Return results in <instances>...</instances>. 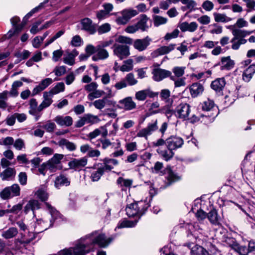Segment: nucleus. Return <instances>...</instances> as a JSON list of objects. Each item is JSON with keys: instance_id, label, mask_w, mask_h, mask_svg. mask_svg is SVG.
<instances>
[{"instance_id": "nucleus-13", "label": "nucleus", "mask_w": 255, "mask_h": 255, "mask_svg": "<svg viewBox=\"0 0 255 255\" xmlns=\"http://www.w3.org/2000/svg\"><path fill=\"white\" fill-rule=\"evenodd\" d=\"M81 30L86 31L90 34H94L96 31V25L89 18L82 19L80 22Z\"/></svg>"}, {"instance_id": "nucleus-43", "label": "nucleus", "mask_w": 255, "mask_h": 255, "mask_svg": "<svg viewBox=\"0 0 255 255\" xmlns=\"http://www.w3.org/2000/svg\"><path fill=\"white\" fill-rule=\"evenodd\" d=\"M65 85L63 82L57 83L55 86L53 87L48 93H50L52 96L59 94L65 90Z\"/></svg>"}, {"instance_id": "nucleus-19", "label": "nucleus", "mask_w": 255, "mask_h": 255, "mask_svg": "<svg viewBox=\"0 0 255 255\" xmlns=\"http://www.w3.org/2000/svg\"><path fill=\"white\" fill-rule=\"evenodd\" d=\"M53 82V80L50 78H47L42 80L38 85L36 86L32 91V96H35L45 90Z\"/></svg>"}, {"instance_id": "nucleus-24", "label": "nucleus", "mask_w": 255, "mask_h": 255, "mask_svg": "<svg viewBox=\"0 0 255 255\" xmlns=\"http://www.w3.org/2000/svg\"><path fill=\"white\" fill-rule=\"evenodd\" d=\"M156 151L166 161L171 159L174 154L173 150L167 147L163 148L162 147H159L157 148Z\"/></svg>"}, {"instance_id": "nucleus-48", "label": "nucleus", "mask_w": 255, "mask_h": 255, "mask_svg": "<svg viewBox=\"0 0 255 255\" xmlns=\"http://www.w3.org/2000/svg\"><path fill=\"white\" fill-rule=\"evenodd\" d=\"M148 20V18L146 15L144 14L141 15L140 20L136 24L138 29H141L142 31L145 30L148 28L147 25Z\"/></svg>"}, {"instance_id": "nucleus-38", "label": "nucleus", "mask_w": 255, "mask_h": 255, "mask_svg": "<svg viewBox=\"0 0 255 255\" xmlns=\"http://www.w3.org/2000/svg\"><path fill=\"white\" fill-rule=\"evenodd\" d=\"M171 93L169 90L167 89H162L160 93V97L162 101L168 105H171L173 100L170 98Z\"/></svg>"}, {"instance_id": "nucleus-61", "label": "nucleus", "mask_w": 255, "mask_h": 255, "mask_svg": "<svg viewBox=\"0 0 255 255\" xmlns=\"http://www.w3.org/2000/svg\"><path fill=\"white\" fill-rule=\"evenodd\" d=\"M43 128L47 132H52L55 129L56 126L54 123L48 121L46 122V124L43 126Z\"/></svg>"}, {"instance_id": "nucleus-30", "label": "nucleus", "mask_w": 255, "mask_h": 255, "mask_svg": "<svg viewBox=\"0 0 255 255\" xmlns=\"http://www.w3.org/2000/svg\"><path fill=\"white\" fill-rule=\"evenodd\" d=\"M102 164L105 171H110L114 168V166L119 164V161L115 159L106 158L103 160V163Z\"/></svg>"}, {"instance_id": "nucleus-25", "label": "nucleus", "mask_w": 255, "mask_h": 255, "mask_svg": "<svg viewBox=\"0 0 255 255\" xmlns=\"http://www.w3.org/2000/svg\"><path fill=\"white\" fill-rule=\"evenodd\" d=\"M43 100L38 106V112L41 111L43 109L49 107L53 102L52 96L48 92H45L43 95Z\"/></svg>"}, {"instance_id": "nucleus-8", "label": "nucleus", "mask_w": 255, "mask_h": 255, "mask_svg": "<svg viewBox=\"0 0 255 255\" xmlns=\"http://www.w3.org/2000/svg\"><path fill=\"white\" fill-rule=\"evenodd\" d=\"M191 112L190 106L186 103H182L176 108L175 114L176 116L184 120H189V115Z\"/></svg>"}, {"instance_id": "nucleus-49", "label": "nucleus", "mask_w": 255, "mask_h": 255, "mask_svg": "<svg viewBox=\"0 0 255 255\" xmlns=\"http://www.w3.org/2000/svg\"><path fill=\"white\" fill-rule=\"evenodd\" d=\"M65 33V30H61L56 32L53 36L49 38L46 40L44 44V47L48 46L49 45L53 43L57 39L60 37Z\"/></svg>"}, {"instance_id": "nucleus-47", "label": "nucleus", "mask_w": 255, "mask_h": 255, "mask_svg": "<svg viewBox=\"0 0 255 255\" xmlns=\"http://www.w3.org/2000/svg\"><path fill=\"white\" fill-rule=\"evenodd\" d=\"M86 124H94L100 121V120L97 116H95L90 114H86L83 116Z\"/></svg>"}, {"instance_id": "nucleus-17", "label": "nucleus", "mask_w": 255, "mask_h": 255, "mask_svg": "<svg viewBox=\"0 0 255 255\" xmlns=\"http://www.w3.org/2000/svg\"><path fill=\"white\" fill-rule=\"evenodd\" d=\"M175 44H170L167 46H162L156 49L151 53V56L153 58L160 55L167 54L175 49Z\"/></svg>"}, {"instance_id": "nucleus-45", "label": "nucleus", "mask_w": 255, "mask_h": 255, "mask_svg": "<svg viewBox=\"0 0 255 255\" xmlns=\"http://www.w3.org/2000/svg\"><path fill=\"white\" fill-rule=\"evenodd\" d=\"M78 54L76 50L73 51L63 58V62L69 65H73L75 63V57Z\"/></svg>"}, {"instance_id": "nucleus-9", "label": "nucleus", "mask_w": 255, "mask_h": 255, "mask_svg": "<svg viewBox=\"0 0 255 255\" xmlns=\"http://www.w3.org/2000/svg\"><path fill=\"white\" fill-rule=\"evenodd\" d=\"M151 73L152 79L156 82H160L171 75L170 71L159 67L154 68Z\"/></svg>"}, {"instance_id": "nucleus-2", "label": "nucleus", "mask_w": 255, "mask_h": 255, "mask_svg": "<svg viewBox=\"0 0 255 255\" xmlns=\"http://www.w3.org/2000/svg\"><path fill=\"white\" fill-rule=\"evenodd\" d=\"M86 237L93 249V252L95 250V245H97L100 248H105L107 247L113 241L112 237H107L104 233L99 231H94L86 235Z\"/></svg>"}, {"instance_id": "nucleus-32", "label": "nucleus", "mask_w": 255, "mask_h": 255, "mask_svg": "<svg viewBox=\"0 0 255 255\" xmlns=\"http://www.w3.org/2000/svg\"><path fill=\"white\" fill-rule=\"evenodd\" d=\"M226 85L225 79L224 78H218L212 82L211 88L217 92H220Z\"/></svg>"}, {"instance_id": "nucleus-20", "label": "nucleus", "mask_w": 255, "mask_h": 255, "mask_svg": "<svg viewBox=\"0 0 255 255\" xmlns=\"http://www.w3.org/2000/svg\"><path fill=\"white\" fill-rule=\"evenodd\" d=\"M157 92H153L150 89H145L137 92L135 93V98L138 101H144L147 97L153 98L158 95Z\"/></svg>"}, {"instance_id": "nucleus-1", "label": "nucleus", "mask_w": 255, "mask_h": 255, "mask_svg": "<svg viewBox=\"0 0 255 255\" xmlns=\"http://www.w3.org/2000/svg\"><path fill=\"white\" fill-rule=\"evenodd\" d=\"M46 209L48 211L51 216V219L46 220L44 215H42L41 217L39 216L33 217L34 228H38V232H40L46 230L53 226L55 220L61 219V215L59 212L49 203L45 202Z\"/></svg>"}, {"instance_id": "nucleus-14", "label": "nucleus", "mask_w": 255, "mask_h": 255, "mask_svg": "<svg viewBox=\"0 0 255 255\" xmlns=\"http://www.w3.org/2000/svg\"><path fill=\"white\" fill-rule=\"evenodd\" d=\"M151 39L148 36L143 39H137L134 41L133 46L134 48L139 51H142L145 50L149 45Z\"/></svg>"}, {"instance_id": "nucleus-62", "label": "nucleus", "mask_w": 255, "mask_h": 255, "mask_svg": "<svg viewBox=\"0 0 255 255\" xmlns=\"http://www.w3.org/2000/svg\"><path fill=\"white\" fill-rule=\"evenodd\" d=\"M30 54V52L27 50H23L22 52H17L15 54V56L18 58L19 60L27 59Z\"/></svg>"}, {"instance_id": "nucleus-7", "label": "nucleus", "mask_w": 255, "mask_h": 255, "mask_svg": "<svg viewBox=\"0 0 255 255\" xmlns=\"http://www.w3.org/2000/svg\"><path fill=\"white\" fill-rule=\"evenodd\" d=\"M113 48L114 54L121 60L128 57L130 55L129 47L128 45L115 43Z\"/></svg>"}, {"instance_id": "nucleus-4", "label": "nucleus", "mask_w": 255, "mask_h": 255, "mask_svg": "<svg viewBox=\"0 0 255 255\" xmlns=\"http://www.w3.org/2000/svg\"><path fill=\"white\" fill-rule=\"evenodd\" d=\"M150 206L147 200L140 201L128 205L126 209L127 215L130 217L134 216H141Z\"/></svg>"}, {"instance_id": "nucleus-53", "label": "nucleus", "mask_w": 255, "mask_h": 255, "mask_svg": "<svg viewBox=\"0 0 255 255\" xmlns=\"http://www.w3.org/2000/svg\"><path fill=\"white\" fill-rule=\"evenodd\" d=\"M48 0H45L43 2L41 3L38 6L33 8L24 17L23 20L26 22L34 13L37 12L39 9L42 8L44 4L47 3Z\"/></svg>"}, {"instance_id": "nucleus-37", "label": "nucleus", "mask_w": 255, "mask_h": 255, "mask_svg": "<svg viewBox=\"0 0 255 255\" xmlns=\"http://www.w3.org/2000/svg\"><path fill=\"white\" fill-rule=\"evenodd\" d=\"M18 234V230L15 227H10L2 232L1 236L5 239L15 237Z\"/></svg>"}, {"instance_id": "nucleus-31", "label": "nucleus", "mask_w": 255, "mask_h": 255, "mask_svg": "<svg viewBox=\"0 0 255 255\" xmlns=\"http://www.w3.org/2000/svg\"><path fill=\"white\" fill-rule=\"evenodd\" d=\"M253 31H249L240 29L235 28L232 30V34L234 35L233 41L235 40L244 39L247 35L251 34Z\"/></svg>"}, {"instance_id": "nucleus-33", "label": "nucleus", "mask_w": 255, "mask_h": 255, "mask_svg": "<svg viewBox=\"0 0 255 255\" xmlns=\"http://www.w3.org/2000/svg\"><path fill=\"white\" fill-rule=\"evenodd\" d=\"M204 90L203 86L199 83H194L190 87V92L192 97H196Z\"/></svg>"}, {"instance_id": "nucleus-11", "label": "nucleus", "mask_w": 255, "mask_h": 255, "mask_svg": "<svg viewBox=\"0 0 255 255\" xmlns=\"http://www.w3.org/2000/svg\"><path fill=\"white\" fill-rule=\"evenodd\" d=\"M157 128V121L155 120L153 123H149L146 128L140 130L137 133V136L147 139V136L151 135Z\"/></svg>"}, {"instance_id": "nucleus-29", "label": "nucleus", "mask_w": 255, "mask_h": 255, "mask_svg": "<svg viewBox=\"0 0 255 255\" xmlns=\"http://www.w3.org/2000/svg\"><path fill=\"white\" fill-rule=\"evenodd\" d=\"M109 56V54L107 50L97 45L96 54L93 56L92 59L95 61L99 60H104L107 59Z\"/></svg>"}, {"instance_id": "nucleus-6", "label": "nucleus", "mask_w": 255, "mask_h": 255, "mask_svg": "<svg viewBox=\"0 0 255 255\" xmlns=\"http://www.w3.org/2000/svg\"><path fill=\"white\" fill-rule=\"evenodd\" d=\"M20 187L18 184L5 187L0 193V196L3 199H7L20 195Z\"/></svg>"}, {"instance_id": "nucleus-41", "label": "nucleus", "mask_w": 255, "mask_h": 255, "mask_svg": "<svg viewBox=\"0 0 255 255\" xmlns=\"http://www.w3.org/2000/svg\"><path fill=\"white\" fill-rule=\"evenodd\" d=\"M9 96V92L4 90L0 93V109L5 110L8 106L6 102Z\"/></svg>"}, {"instance_id": "nucleus-18", "label": "nucleus", "mask_w": 255, "mask_h": 255, "mask_svg": "<svg viewBox=\"0 0 255 255\" xmlns=\"http://www.w3.org/2000/svg\"><path fill=\"white\" fill-rule=\"evenodd\" d=\"M97 166V168L93 167L91 170L90 178L93 182L99 181L105 172L102 163H99Z\"/></svg>"}, {"instance_id": "nucleus-50", "label": "nucleus", "mask_w": 255, "mask_h": 255, "mask_svg": "<svg viewBox=\"0 0 255 255\" xmlns=\"http://www.w3.org/2000/svg\"><path fill=\"white\" fill-rule=\"evenodd\" d=\"M215 20L218 22H227L231 20V18L225 14L215 12L213 14Z\"/></svg>"}, {"instance_id": "nucleus-28", "label": "nucleus", "mask_w": 255, "mask_h": 255, "mask_svg": "<svg viewBox=\"0 0 255 255\" xmlns=\"http://www.w3.org/2000/svg\"><path fill=\"white\" fill-rule=\"evenodd\" d=\"M34 193V195L42 202H45L48 199L49 195L47 192V189L43 186L39 187Z\"/></svg>"}, {"instance_id": "nucleus-60", "label": "nucleus", "mask_w": 255, "mask_h": 255, "mask_svg": "<svg viewBox=\"0 0 255 255\" xmlns=\"http://www.w3.org/2000/svg\"><path fill=\"white\" fill-rule=\"evenodd\" d=\"M231 42L232 43V48L234 50H238L241 44H245L247 42V40L245 39H242L241 40L237 39L233 41V38Z\"/></svg>"}, {"instance_id": "nucleus-27", "label": "nucleus", "mask_w": 255, "mask_h": 255, "mask_svg": "<svg viewBox=\"0 0 255 255\" xmlns=\"http://www.w3.org/2000/svg\"><path fill=\"white\" fill-rule=\"evenodd\" d=\"M165 174L169 184H171L181 179V176L174 173L170 167H167L165 169Z\"/></svg>"}, {"instance_id": "nucleus-42", "label": "nucleus", "mask_w": 255, "mask_h": 255, "mask_svg": "<svg viewBox=\"0 0 255 255\" xmlns=\"http://www.w3.org/2000/svg\"><path fill=\"white\" fill-rule=\"evenodd\" d=\"M15 174L14 168L8 167L0 173V177L2 180H8Z\"/></svg>"}, {"instance_id": "nucleus-63", "label": "nucleus", "mask_w": 255, "mask_h": 255, "mask_svg": "<svg viewBox=\"0 0 255 255\" xmlns=\"http://www.w3.org/2000/svg\"><path fill=\"white\" fill-rule=\"evenodd\" d=\"M82 39L79 35L73 36L71 41V44L74 47H79L82 45Z\"/></svg>"}, {"instance_id": "nucleus-23", "label": "nucleus", "mask_w": 255, "mask_h": 255, "mask_svg": "<svg viewBox=\"0 0 255 255\" xmlns=\"http://www.w3.org/2000/svg\"><path fill=\"white\" fill-rule=\"evenodd\" d=\"M119 103L123 106L120 107L117 105V107L119 108H124L126 110H131L136 107V104L133 101L131 97H128L124 99L119 101Z\"/></svg>"}, {"instance_id": "nucleus-39", "label": "nucleus", "mask_w": 255, "mask_h": 255, "mask_svg": "<svg viewBox=\"0 0 255 255\" xmlns=\"http://www.w3.org/2000/svg\"><path fill=\"white\" fill-rule=\"evenodd\" d=\"M58 144L62 147H65L69 151H74L76 148V146L73 142H70L65 138L60 139L58 141Z\"/></svg>"}, {"instance_id": "nucleus-5", "label": "nucleus", "mask_w": 255, "mask_h": 255, "mask_svg": "<svg viewBox=\"0 0 255 255\" xmlns=\"http://www.w3.org/2000/svg\"><path fill=\"white\" fill-rule=\"evenodd\" d=\"M138 11L132 8H126L119 12L112 13L117 16L115 20L119 25H125L129 20L138 14Z\"/></svg>"}, {"instance_id": "nucleus-34", "label": "nucleus", "mask_w": 255, "mask_h": 255, "mask_svg": "<svg viewBox=\"0 0 255 255\" xmlns=\"http://www.w3.org/2000/svg\"><path fill=\"white\" fill-rule=\"evenodd\" d=\"M198 27L197 24L195 22L188 23L184 22L179 25V28L183 32L188 31L190 32L195 31Z\"/></svg>"}, {"instance_id": "nucleus-10", "label": "nucleus", "mask_w": 255, "mask_h": 255, "mask_svg": "<svg viewBox=\"0 0 255 255\" xmlns=\"http://www.w3.org/2000/svg\"><path fill=\"white\" fill-rule=\"evenodd\" d=\"M109 93L108 94L107 97H105L102 99L95 100L92 103L93 105L95 107L96 109L101 110L104 109L106 105L115 106L116 102L108 100L107 98V97H111L112 96L111 93V90L109 89Z\"/></svg>"}, {"instance_id": "nucleus-22", "label": "nucleus", "mask_w": 255, "mask_h": 255, "mask_svg": "<svg viewBox=\"0 0 255 255\" xmlns=\"http://www.w3.org/2000/svg\"><path fill=\"white\" fill-rule=\"evenodd\" d=\"M87 164L86 157H82L80 159H74L69 162V167L75 170H80Z\"/></svg>"}, {"instance_id": "nucleus-59", "label": "nucleus", "mask_w": 255, "mask_h": 255, "mask_svg": "<svg viewBox=\"0 0 255 255\" xmlns=\"http://www.w3.org/2000/svg\"><path fill=\"white\" fill-rule=\"evenodd\" d=\"M116 42L131 45L132 44V39L124 35H120L116 39Z\"/></svg>"}, {"instance_id": "nucleus-15", "label": "nucleus", "mask_w": 255, "mask_h": 255, "mask_svg": "<svg viewBox=\"0 0 255 255\" xmlns=\"http://www.w3.org/2000/svg\"><path fill=\"white\" fill-rule=\"evenodd\" d=\"M205 199L206 196L203 195L200 199H197L195 201L196 204L200 203L201 206L200 209L197 211L196 213V217L199 220H203L207 217L206 213L203 210L207 208Z\"/></svg>"}, {"instance_id": "nucleus-46", "label": "nucleus", "mask_w": 255, "mask_h": 255, "mask_svg": "<svg viewBox=\"0 0 255 255\" xmlns=\"http://www.w3.org/2000/svg\"><path fill=\"white\" fill-rule=\"evenodd\" d=\"M137 221H129L127 220H124L118 223L117 228L119 229L124 228H132L134 227Z\"/></svg>"}, {"instance_id": "nucleus-16", "label": "nucleus", "mask_w": 255, "mask_h": 255, "mask_svg": "<svg viewBox=\"0 0 255 255\" xmlns=\"http://www.w3.org/2000/svg\"><path fill=\"white\" fill-rule=\"evenodd\" d=\"M41 207V204L39 202L35 199L30 200L24 208V212L27 214L30 211L32 212L33 217L36 216V210H38Z\"/></svg>"}, {"instance_id": "nucleus-55", "label": "nucleus", "mask_w": 255, "mask_h": 255, "mask_svg": "<svg viewBox=\"0 0 255 255\" xmlns=\"http://www.w3.org/2000/svg\"><path fill=\"white\" fill-rule=\"evenodd\" d=\"M153 24L156 27L164 24L167 22V18L159 15H154L153 16Z\"/></svg>"}, {"instance_id": "nucleus-36", "label": "nucleus", "mask_w": 255, "mask_h": 255, "mask_svg": "<svg viewBox=\"0 0 255 255\" xmlns=\"http://www.w3.org/2000/svg\"><path fill=\"white\" fill-rule=\"evenodd\" d=\"M70 181L64 175L61 174L57 176L55 181V186L59 188L63 185L68 186L70 184Z\"/></svg>"}, {"instance_id": "nucleus-51", "label": "nucleus", "mask_w": 255, "mask_h": 255, "mask_svg": "<svg viewBox=\"0 0 255 255\" xmlns=\"http://www.w3.org/2000/svg\"><path fill=\"white\" fill-rule=\"evenodd\" d=\"M133 181L129 179H125L123 177H119L117 183L122 187L129 188L132 184Z\"/></svg>"}, {"instance_id": "nucleus-57", "label": "nucleus", "mask_w": 255, "mask_h": 255, "mask_svg": "<svg viewBox=\"0 0 255 255\" xmlns=\"http://www.w3.org/2000/svg\"><path fill=\"white\" fill-rule=\"evenodd\" d=\"M163 168V163L159 161H157L154 164V166L151 168L152 172L155 174H158L160 175H163L162 169Z\"/></svg>"}, {"instance_id": "nucleus-44", "label": "nucleus", "mask_w": 255, "mask_h": 255, "mask_svg": "<svg viewBox=\"0 0 255 255\" xmlns=\"http://www.w3.org/2000/svg\"><path fill=\"white\" fill-rule=\"evenodd\" d=\"M133 61L131 59H128L125 60L123 62V64L120 68V70L122 72H128L133 69Z\"/></svg>"}, {"instance_id": "nucleus-12", "label": "nucleus", "mask_w": 255, "mask_h": 255, "mask_svg": "<svg viewBox=\"0 0 255 255\" xmlns=\"http://www.w3.org/2000/svg\"><path fill=\"white\" fill-rule=\"evenodd\" d=\"M183 143V139L177 136H171L166 140L167 147L171 149L172 150L181 147Z\"/></svg>"}, {"instance_id": "nucleus-64", "label": "nucleus", "mask_w": 255, "mask_h": 255, "mask_svg": "<svg viewBox=\"0 0 255 255\" xmlns=\"http://www.w3.org/2000/svg\"><path fill=\"white\" fill-rule=\"evenodd\" d=\"M13 146L16 149L18 150H22L25 147L24 141L21 138L17 139L13 142Z\"/></svg>"}, {"instance_id": "nucleus-58", "label": "nucleus", "mask_w": 255, "mask_h": 255, "mask_svg": "<svg viewBox=\"0 0 255 255\" xmlns=\"http://www.w3.org/2000/svg\"><path fill=\"white\" fill-rule=\"evenodd\" d=\"M208 219L213 224L217 225L219 223V218L216 210H213L208 213Z\"/></svg>"}, {"instance_id": "nucleus-3", "label": "nucleus", "mask_w": 255, "mask_h": 255, "mask_svg": "<svg viewBox=\"0 0 255 255\" xmlns=\"http://www.w3.org/2000/svg\"><path fill=\"white\" fill-rule=\"evenodd\" d=\"M71 253V255H86L93 252V249L89 243L86 236L78 240L74 247L68 249Z\"/></svg>"}, {"instance_id": "nucleus-54", "label": "nucleus", "mask_w": 255, "mask_h": 255, "mask_svg": "<svg viewBox=\"0 0 255 255\" xmlns=\"http://www.w3.org/2000/svg\"><path fill=\"white\" fill-rule=\"evenodd\" d=\"M191 253L193 255H206V251L202 247L196 245L192 247Z\"/></svg>"}, {"instance_id": "nucleus-35", "label": "nucleus", "mask_w": 255, "mask_h": 255, "mask_svg": "<svg viewBox=\"0 0 255 255\" xmlns=\"http://www.w3.org/2000/svg\"><path fill=\"white\" fill-rule=\"evenodd\" d=\"M255 73V65L250 66L243 73V79L245 82H248L252 79Z\"/></svg>"}, {"instance_id": "nucleus-26", "label": "nucleus", "mask_w": 255, "mask_h": 255, "mask_svg": "<svg viewBox=\"0 0 255 255\" xmlns=\"http://www.w3.org/2000/svg\"><path fill=\"white\" fill-rule=\"evenodd\" d=\"M219 113L218 107L213 101L208 100V117H210V121L213 122Z\"/></svg>"}, {"instance_id": "nucleus-56", "label": "nucleus", "mask_w": 255, "mask_h": 255, "mask_svg": "<svg viewBox=\"0 0 255 255\" xmlns=\"http://www.w3.org/2000/svg\"><path fill=\"white\" fill-rule=\"evenodd\" d=\"M29 106L30 110L29 113L30 114L34 115L37 112H38V106L36 99H30L29 101Z\"/></svg>"}, {"instance_id": "nucleus-40", "label": "nucleus", "mask_w": 255, "mask_h": 255, "mask_svg": "<svg viewBox=\"0 0 255 255\" xmlns=\"http://www.w3.org/2000/svg\"><path fill=\"white\" fill-rule=\"evenodd\" d=\"M221 68L223 70H230L233 68L234 62L231 60L229 56L223 57L221 60Z\"/></svg>"}, {"instance_id": "nucleus-21", "label": "nucleus", "mask_w": 255, "mask_h": 255, "mask_svg": "<svg viewBox=\"0 0 255 255\" xmlns=\"http://www.w3.org/2000/svg\"><path fill=\"white\" fill-rule=\"evenodd\" d=\"M54 121L57 125L61 127H70L73 124V119L69 116H57L54 118Z\"/></svg>"}, {"instance_id": "nucleus-52", "label": "nucleus", "mask_w": 255, "mask_h": 255, "mask_svg": "<svg viewBox=\"0 0 255 255\" xmlns=\"http://www.w3.org/2000/svg\"><path fill=\"white\" fill-rule=\"evenodd\" d=\"M105 94V92L102 90H98L97 89L95 91L90 93L87 98L89 100L92 101L95 99H97L101 97Z\"/></svg>"}]
</instances>
